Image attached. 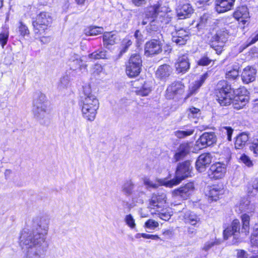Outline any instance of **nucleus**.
<instances>
[{
	"label": "nucleus",
	"mask_w": 258,
	"mask_h": 258,
	"mask_svg": "<svg viewBox=\"0 0 258 258\" xmlns=\"http://www.w3.org/2000/svg\"><path fill=\"white\" fill-rule=\"evenodd\" d=\"M70 61L71 62L78 64L82 62L83 60L78 54L74 53L70 58Z\"/></svg>",
	"instance_id": "nucleus-55"
},
{
	"label": "nucleus",
	"mask_w": 258,
	"mask_h": 258,
	"mask_svg": "<svg viewBox=\"0 0 258 258\" xmlns=\"http://www.w3.org/2000/svg\"><path fill=\"white\" fill-rule=\"evenodd\" d=\"M8 32H3L0 33V45L3 48L7 44L9 38Z\"/></svg>",
	"instance_id": "nucleus-48"
},
{
	"label": "nucleus",
	"mask_w": 258,
	"mask_h": 258,
	"mask_svg": "<svg viewBox=\"0 0 258 258\" xmlns=\"http://www.w3.org/2000/svg\"><path fill=\"white\" fill-rule=\"evenodd\" d=\"M235 0H216L215 10L218 13H222L231 9Z\"/></svg>",
	"instance_id": "nucleus-19"
},
{
	"label": "nucleus",
	"mask_w": 258,
	"mask_h": 258,
	"mask_svg": "<svg viewBox=\"0 0 258 258\" xmlns=\"http://www.w3.org/2000/svg\"><path fill=\"white\" fill-rule=\"evenodd\" d=\"M195 131V127L185 125L182 127L180 130L175 131L174 134L177 138L182 139L192 135Z\"/></svg>",
	"instance_id": "nucleus-21"
},
{
	"label": "nucleus",
	"mask_w": 258,
	"mask_h": 258,
	"mask_svg": "<svg viewBox=\"0 0 258 258\" xmlns=\"http://www.w3.org/2000/svg\"><path fill=\"white\" fill-rule=\"evenodd\" d=\"M216 136L214 132L203 133L196 142V146L199 149H203L213 145L216 142Z\"/></svg>",
	"instance_id": "nucleus-11"
},
{
	"label": "nucleus",
	"mask_w": 258,
	"mask_h": 258,
	"mask_svg": "<svg viewBox=\"0 0 258 258\" xmlns=\"http://www.w3.org/2000/svg\"><path fill=\"white\" fill-rule=\"evenodd\" d=\"M253 189L255 190L256 192L258 191V179L255 178L253 179L250 183L249 184L247 188V193L249 195L255 194L253 192Z\"/></svg>",
	"instance_id": "nucleus-43"
},
{
	"label": "nucleus",
	"mask_w": 258,
	"mask_h": 258,
	"mask_svg": "<svg viewBox=\"0 0 258 258\" xmlns=\"http://www.w3.org/2000/svg\"><path fill=\"white\" fill-rule=\"evenodd\" d=\"M189 161L179 163L176 168L175 178L168 180L166 178L158 180L159 182L166 186L171 187L179 183L184 178L190 176L192 167Z\"/></svg>",
	"instance_id": "nucleus-4"
},
{
	"label": "nucleus",
	"mask_w": 258,
	"mask_h": 258,
	"mask_svg": "<svg viewBox=\"0 0 258 258\" xmlns=\"http://www.w3.org/2000/svg\"><path fill=\"white\" fill-rule=\"evenodd\" d=\"M189 145L188 143H183L180 144L174 156L175 162L184 158L189 152Z\"/></svg>",
	"instance_id": "nucleus-22"
},
{
	"label": "nucleus",
	"mask_w": 258,
	"mask_h": 258,
	"mask_svg": "<svg viewBox=\"0 0 258 258\" xmlns=\"http://www.w3.org/2000/svg\"><path fill=\"white\" fill-rule=\"evenodd\" d=\"M250 151H252L253 154L258 156V139H254L251 146L249 147Z\"/></svg>",
	"instance_id": "nucleus-53"
},
{
	"label": "nucleus",
	"mask_w": 258,
	"mask_h": 258,
	"mask_svg": "<svg viewBox=\"0 0 258 258\" xmlns=\"http://www.w3.org/2000/svg\"><path fill=\"white\" fill-rule=\"evenodd\" d=\"M208 77V74H205L201 75L199 79L191 83L188 87V93L186 98H188L194 94H196L198 92L200 87L205 82Z\"/></svg>",
	"instance_id": "nucleus-17"
},
{
	"label": "nucleus",
	"mask_w": 258,
	"mask_h": 258,
	"mask_svg": "<svg viewBox=\"0 0 258 258\" xmlns=\"http://www.w3.org/2000/svg\"><path fill=\"white\" fill-rule=\"evenodd\" d=\"M171 72L170 66H159L156 71V76L160 79L168 77Z\"/></svg>",
	"instance_id": "nucleus-32"
},
{
	"label": "nucleus",
	"mask_w": 258,
	"mask_h": 258,
	"mask_svg": "<svg viewBox=\"0 0 258 258\" xmlns=\"http://www.w3.org/2000/svg\"><path fill=\"white\" fill-rule=\"evenodd\" d=\"M166 202V195L164 193L161 194H154L150 201V206L153 210L161 208L163 204Z\"/></svg>",
	"instance_id": "nucleus-20"
},
{
	"label": "nucleus",
	"mask_w": 258,
	"mask_h": 258,
	"mask_svg": "<svg viewBox=\"0 0 258 258\" xmlns=\"http://www.w3.org/2000/svg\"><path fill=\"white\" fill-rule=\"evenodd\" d=\"M211 21V18L208 14H205L201 17L200 21L197 25L198 28L202 29L206 27Z\"/></svg>",
	"instance_id": "nucleus-37"
},
{
	"label": "nucleus",
	"mask_w": 258,
	"mask_h": 258,
	"mask_svg": "<svg viewBox=\"0 0 258 258\" xmlns=\"http://www.w3.org/2000/svg\"><path fill=\"white\" fill-rule=\"evenodd\" d=\"M159 179H157V181L159 183V184H156L154 183L152 181H151L149 178H145L144 179V183L147 185V186L149 187H152L153 188H156L158 187L159 185H161V184L159 182L158 180ZM161 185H162L161 184Z\"/></svg>",
	"instance_id": "nucleus-52"
},
{
	"label": "nucleus",
	"mask_w": 258,
	"mask_h": 258,
	"mask_svg": "<svg viewBox=\"0 0 258 258\" xmlns=\"http://www.w3.org/2000/svg\"><path fill=\"white\" fill-rule=\"evenodd\" d=\"M33 101L38 102L41 104H46L47 105H48V101L46 96L42 93H38Z\"/></svg>",
	"instance_id": "nucleus-46"
},
{
	"label": "nucleus",
	"mask_w": 258,
	"mask_h": 258,
	"mask_svg": "<svg viewBox=\"0 0 258 258\" xmlns=\"http://www.w3.org/2000/svg\"><path fill=\"white\" fill-rule=\"evenodd\" d=\"M184 222L186 224H190L196 227H198L201 221L200 217L192 212H186L184 216Z\"/></svg>",
	"instance_id": "nucleus-23"
},
{
	"label": "nucleus",
	"mask_w": 258,
	"mask_h": 258,
	"mask_svg": "<svg viewBox=\"0 0 258 258\" xmlns=\"http://www.w3.org/2000/svg\"><path fill=\"white\" fill-rule=\"evenodd\" d=\"M73 68H71L70 71L68 72L70 75H80L82 70L84 71L86 70V66H73Z\"/></svg>",
	"instance_id": "nucleus-39"
},
{
	"label": "nucleus",
	"mask_w": 258,
	"mask_h": 258,
	"mask_svg": "<svg viewBox=\"0 0 258 258\" xmlns=\"http://www.w3.org/2000/svg\"><path fill=\"white\" fill-rule=\"evenodd\" d=\"M158 226V223L152 219H149L145 223V227L151 229H154Z\"/></svg>",
	"instance_id": "nucleus-54"
},
{
	"label": "nucleus",
	"mask_w": 258,
	"mask_h": 258,
	"mask_svg": "<svg viewBox=\"0 0 258 258\" xmlns=\"http://www.w3.org/2000/svg\"><path fill=\"white\" fill-rule=\"evenodd\" d=\"M49 220L36 217L32 220V229H24L20 236V245L27 250L23 258H43L48 244L46 241Z\"/></svg>",
	"instance_id": "nucleus-1"
},
{
	"label": "nucleus",
	"mask_w": 258,
	"mask_h": 258,
	"mask_svg": "<svg viewBox=\"0 0 258 258\" xmlns=\"http://www.w3.org/2000/svg\"><path fill=\"white\" fill-rule=\"evenodd\" d=\"M142 60L139 54L134 53L129 59V64H142Z\"/></svg>",
	"instance_id": "nucleus-42"
},
{
	"label": "nucleus",
	"mask_w": 258,
	"mask_h": 258,
	"mask_svg": "<svg viewBox=\"0 0 258 258\" xmlns=\"http://www.w3.org/2000/svg\"><path fill=\"white\" fill-rule=\"evenodd\" d=\"M200 110L198 108H196L195 107H189L186 110L188 118L190 120L197 118L200 114Z\"/></svg>",
	"instance_id": "nucleus-38"
},
{
	"label": "nucleus",
	"mask_w": 258,
	"mask_h": 258,
	"mask_svg": "<svg viewBox=\"0 0 258 258\" xmlns=\"http://www.w3.org/2000/svg\"><path fill=\"white\" fill-rule=\"evenodd\" d=\"M71 86L69 77L67 75L61 77L57 85V89L62 93H65V91L70 88Z\"/></svg>",
	"instance_id": "nucleus-30"
},
{
	"label": "nucleus",
	"mask_w": 258,
	"mask_h": 258,
	"mask_svg": "<svg viewBox=\"0 0 258 258\" xmlns=\"http://www.w3.org/2000/svg\"><path fill=\"white\" fill-rule=\"evenodd\" d=\"M193 12L192 6L187 2H181L176 10L177 16L179 19L189 17Z\"/></svg>",
	"instance_id": "nucleus-15"
},
{
	"label": "nucleus",
	"mask_w": 258,
	"mask_h": 258,
	"mask_svg": "<svg viewBox=\"0 0 258 258\" xmlns=\"http://www.w3.org/2000/svg\"><path fill=\"white\" fill-rule=\"evenodd\" d=\"M221 131L223 133L226 134L227 135V140L229 141H231L232 135L233 132V130L232 129V128L230 126H223L221 127Z\"/></svg>",
	"instance_id": "nucleus-51"
},
{
	"label": "nucleus",
	"mask_w": 258,
	"mask_h": 258,
	"mask_svg": "<svg viewBox=\"0 0 258 258\" xmlns=\"http://www.w3.org/2000/svg\"><path fill=\"white\" fill-rule=\"evenodd\" d=\"M240 222L238 219H234L231 224V225L226 228L223 231V236L224 239H227L229 237L233 235V240L232 243L236 244L239 241V238L238 235L240 233Z\"/></svg>",
	"instance_id": "nucleus-9"
},
{
	"label": "nucleus",
	"mask_w": 258,
	"mask_h": 258,
	"mask_svg": "<svg viewBox=\"0 0 258 258\" xmlns=\"http://www.w3.org/2000/svg\"><path fill=\"white\" fill-rule=\"evenodd\" d=\"M249 139L248 134L242 133L239 134L235 141V147L237 149H242L246 144Z\"/></svg>",
	"instance_id": "nucleus-28"
},
{
	"label": "nucleus",
	"mask_w": 258,
	"mask_h": 258,
	"mask_svg": "<svg viewBox=\"0 0 258 258\" xmlns=\"http://www.w3.org/2000/svg\"><path fill=\"white\" fill-rule=\"evenodd\" d=\"M124 221L126 225L131 229H135L136 226L135 220L131 214H128L125 216Z\"/></svg>",
	"instance_id": "nucleus-44"
},
{
	"label": "nucleus",
	"mask_w": 258,
	"mask_h": 258,
	"mask_svg": "<svg viewBox=\"0 0 258 258\" xmlns=\"http://www.w3.org/2000/svg\"><path fill=\"white\" fill-rule=\"evenodd\" d=\"M185 89V86L182 82L174 81L170 84L166 91V98L168 99H173L176 96L182 94Z\"/></svg>",
	"instance_id": "nucleus-10"
},
{
	"label": "nucleus",
	"mask_w": 258,
	"mask_h": 258,
	"mask_svg": "<svg viewBox=\"0 0 258 258\" xmlns=\"http://www.w3.org/2000/svg\"><path fill=\"white\" fill-rule=\"evenodd\" d=\"M107 54L106 51H100L99 52H94L89 55L90 59H98L107 58Z\"/></svg>",
	"instance_id": "nucleus-41"
},
{
	"label": "nucleus",
	"mask_w": 258,
	"mask_h": 258,
	"mask_svg": "<svg viewBox=\"0 0 258 258\" xmlns=\"http://www.w3.org/2000/svg\"><path fill=\"white\" fill-rule=\"evenodd\" d=\"M141 84L142 86L141 87L137 86V84L139 81H135L133 83V86L135 88H137L138 89L136 91V93L142 96H146L149 94L151 91V86L148 83L145 82L143 80H141Z\"/></svg>",
	"instance_id": "nucleus-25"
},
{
	"label": "nucleus",
	"mask_w": 258,
	"mask_h": 258,
	"mask_svg": "<svg viewBox=\"0 0 258 258\" xmlns=\"http://www.w3.org/2000/svg\"><path fill=\"white\" fill-rule=\"evenodd\" d=\"M152 213H154L160 219L165 221L168 220L172 215L171 209L162 208L155 210V212H152Z\"/></svg>",
	"instance_id": "nucleus-29"
},
{
	"label": "nucleus",
	"mask_w": 258,
	"mask_h": 258,
	"mask_svg": "<svg viewBox=\"0 0 258 258\" xmlns=\"http://www.w3.org/2000/svg\"><path fill=\"white\" fill-rule=\"evenodd\" d=\"M142 237L146 239H151L152 240H157L160 239L157 235H152L143 233Z\"/></svg>",
	"instance_id": "nucleus-64"
},
{
	"label": "nucleus",
	"mask_w": 258,
	"mask_h": 258,
	"mask_svg": "<svg viewBox=\"0 0 258 258\" xmlns=\"http://www.w3.org/2000/svg\"><path fill=\"white\" fill-rule=\"evenodd\" d=\"M219 243L218 241H209L205 244L203 249L205 251H208L214 245L219 244Z\"/></svg>",
	"instance_id": "nucleus-62"
},
{
	"label": "nucleus",
	"mask_w": 258,
	"mask_h": 258,
	"mask_svg": "<svg viewBox=\"0 0 258 258\" xmlns=\"http://www.w3.org/2000/svg\"><path fill=\"white\" fill-rule=\"evenodd\" d=\"M177 63L178 64H190L189 59L187 54H182L179 56Z\"/></svg>",
	"instance_id": "nucleus-50"
},
{
	"label": "nucleus",
	"mask_w": 258,
	"mask_h": 258,
	"mask_svg": "<svg viewBox=\"0 0 258 258\" xmlns=\"http://www.w3.org/2000/svg\"><path fill=\"white\" fill-rule=\"evenodd\" d=\"M249 13L246 6H242L238 7L233 14L234 17L238 21L245 24L248 18Z\"/></svg>",
	"instance_id": "nucleus-24"
},
{
	"label": "nucleus",
	"mask_w": 258,
	"mask_h": 258,
	"mask_svg": "<svg viewBox=\"0 0 258 258\" xmlns=\"http://www.w3.org/2000/svg\"><path fill=\"white\" fill-rule=\"evenodd\" d=\"M233 99H236V101H240L241 106H244L248 102L249 97L247 95H238L235 96Z\"/></svg>",
	"instance_id": "nucleus-47"
},
{
	"label": "nucleus",
	"mask_w": 258,
	"mask_h": 258,
	"mask_svg": "<svg viewBox=\"0 0 258 258\" xmlns=\"http://www.w3.org/2000/svg\"><path fill=\"white\" fill-rule=\"evenodd\" d=\"M240 160L243 163H244L246 166L248 167H250L252 165V162L249 157L245 154L241 155Z\"/></svg>",
	"instance_id": "nucleus-58"
},
{
	"label": "nucleus",
	"mask_w": 258,
	"mask_h": 258,
	"mask_svg": "<svg viewBox=\"0 0 258 258\" xmlns=\"http://www.w3.org/2000/svg\"><path fill=\"white\" fill-rule=\"evenodd\" d=\"M249 40H250L248 43L247 44L246 47L251 45L258 41V31H256L252 33L249 37Z\"/></svg>",
	"instance_id": "nucleus-56"
},
{
	"label": "nucleus",
	"mask_w": 258,
	"mask_h": 258,
	"mask_svg": "<svg viewBox=\"0 0 258 258\" xmlns=\"http://www.w3.org/2000/svg\"><path fill=\"white\" fill-rule=\"evenodd\" d=\"M215 92L217 100L221 106H227L232 103L234 97V90L227 81H219Z\"/></svg>",
	"instance_id": "nucleus-3"
},
{
	"label": "nucleus",
	"mask_w": 258,
	"mask_h": 258,
	"mask_svg": "<svg viewBox=\"0 0 258 258\" xmlns=\"http://www.w3.org/2000/svg\"><path fill=\"white\" fill-rule=\"evenodd\" d=\"M125 71L128 77H135L140 73L141 68L140 66H126Z\"/></svg>",
	"instance_id": "nucleus-34"
},
{
	"label": "nucleus",
	"mask_w": 258,
	"mask_h": 258,
	"mask_svg": "<svg viewBox=\"0 0 258 258\" xmlns=\"http://www.w3.org/2000/svg\"><path fill=\"white\" fill-rule=\"evenodd\" d=\"M212 61H213V63H214V60L209 58L207 56H204L199 60L198 64H209Z\"/></svg>",
	"instance_id": "nucleus-59"
},
{
	"label": "nucleus",
	"mask_w": 258,
	"mask_h": 258,
	"mask_svg": "<svg viewBox=\"0 0 258 258\" xmlns=\"http://www.w3.org/2000/svg\"><path fill=\"white\" fill-rule=\"evenodd\" d=\"M132 43L133 42L132 40L128 37H126L123 39L121 41L119 55H122L124 53L126 52Z\"/></svg>",
	"instance_id": "nucleus-35"
},
{
	"label": "nucleus",
	"mask_w": 258,
	"mask_h": 258,
	"mask_svg": "<svg viewBox=\"0 0 258 258\" xmlns=\"http://www.w3.org/2000/svg\"><path fill=\"white\" fill-rule=\"evenodd\" d=\"M19 32L21 35L24 36L29 34V30L26 26L20 22V25L19 27Z\"/></svg>",
	"instance_id": "nucleus-57"
},
{
	"label": "nucleus",
	"mask_w": 258,
	"mask_h": 258,
	"mask_svg": "<svg viewBox=\"0 0 258 258\" xmlns=\"http://www.w3.org/2000/svg\"><path fill=\"white\" fill-rule=\"evenodd\" d=\"M132 3L137 7H141L146 5L149 0H131Z\"/></svg>",
	"instance_id": "nucleus-63"
},
{
	"label": "nucleus",
	"mask_w": 258,
	"mask_h": 258,
	"mask_svg": "<svg viewBox=\"0 0 258 258\" xmlns=\"http://www.w3.org/2000/svg\"><path fill=\"white\" fill-rule=\"evenodd\" d=\"M239 76V72L237 69H234L226 72V78L228 79H235Z\"/></svg>",
	"instance_id": "nucleus-49"
},
{
	"label": "nucleus",
	"mask_w": 258,
	"mask_h": 258,
	"mask_svg": "<svg viewBox=\"0 0 258 258\" xmlns=\"http://www.w3.org/2000/svg\"><path fill=\"white\" fill-rule=\"evenodd\" d=\"M48 111V105L46 104H41L33 101L32 112L35 117L40 121L42 120L46 116Z\"/></svg>",
	"instance_id": "nucleus-14"
},
{
	"label": "nucleus",
	"mask_w": 258,
	"mask_h": 258,
	"mask_svg": "<svg viewBox=\"0 0 258 258\" xmlns=\"http://www.w3.org/2000/svg\"><path fill=\"white\" fill-rule=\"evenodd\" d=\"M162 43L158 39H153L147 41L145 45V55L147 56H151L157 55L162 51Z\"/></svg>",
	"instance_id": "nucleus-8"
},
{
	"label": "nucleus",
	"mask_w": 258,
	"mask_h": 258,
	"mask_svg": "<svg viewBox=\"0 0 258 258\" xmlns=\"http://www.w3.org/2000/svg\"><path fill=\"white\" fill-rule=\"evenodd\" d=\"M117 40V36L112 32H105L103 36L104 45L108 47L109 45H114Z\"/></svg>",
	"instance_id": "nucleus-31"
},
{
	"label": "nucleus",
	"mask_w": 258,
	"mask_h": 258,
	"mask_svg": "<svg viewBox=\"0 0 258 258\" xmlns=\"http://www.w3.org/2000/svg\"><path fill=\"white\" fill-rule=\"evenodd\" d=\"M172 41L178 45H184L187 41V40L184 39V38H182V39H179L178 37H177L174 36H172Z\"/></svg>",
	"instance_id": "nucleus-61"
},
{
	"label": "nucleus",
	"mask_w": 258,
	"mask_h": 258,
	"mask_svg": "<svg viewBox=\"0 0 258 258\" xmlns=\"http://www.w3.org/2000/svg\"><path fill=\"white\" fill-rule=\"evenodd\" d=\"M226 172V165L223 163L217 162L212 164L210 167L209 175L211 178L218 179L224 177Z\"/></svg>",
	"instance_id": "nucleus-12"
},
{
	"label": "nucleus",
	"mask_w": 258,
	"mask_h": 258,
	"mask_svg": "<svg viewBox=\"0 0 258 258\" xmlns=\"http://www.w3.org/2000/svg\"><path fill=\"white\" fill-rule=\"evenodd\" d=\"M257 70L253 66H247L241 74V79L245 84L253 82L255 79Z\"/></svg>",
	"instance_id": "nucleus-18"
},
{
	"label": "nucleus",
	"mask_w": 258,
	"mask_h": 258,
	"mask_svg": "<svg viewBox=\"0 0 258 258\" xmlns=\"http://www.w3.org/2000/svg\"><path fill=\"white\" fill-rule=\"evenodd\" d=\"M194 189V185L192 182H189L179 188L175 189L174 195L177 198H180L182 200H186L191 195Z\"/></svg>",
	"instance_id": "nucleus-16"
},
{
	"label": "nucleus",
	"mask_w": 258,
	"mask_h": 258,
	"mask_svg": "<svg viewBox=\"0 0 258 258\" xmlns=\"http://www.w3.org/2000/svg\"><path fill=\"white\" fill-rule=\"evenodd\" d=\"M242 226L241 229V233L246 235L249 233L250 216L245 213L241 216Z\"/></svg>",
	"instance_id": "nucleus-33"
},
{
	"label": "nucleus",
	"mask_w": 258,
	"mask_h": 258,
	"mask_svg": "<svg viewBox=\"0 0 258 258\" xmlns=\"http://www.w3.org/2000/svg\"><path fill=\"white\" fill-rule=\"evenodd\" d=\"M222 193V188L219 187L218 185H214L208 187L206 192V195L208 196L211 200L216 201L219 198V196Z\"/></svg>",
	"instance_id": "nucleus-27"
},
{
	"label": "nucleus",
	"mask_w": 258,
	"mask_h": 258,
	"mask_svg": "<svg viewBox=\"0 0 258 258\" xmlns=\"http://www.w3.org/2000/svg\"><path fill=\"white\" fill-rule=\"evenodd\" d=\"M178 38H182L186 40L189 39V32L185 31L183 29H180L175 32V34L173 35Z\"/></svg>",
	"instance_id": "nucleus-45"
},
{
	"label": "nucleus",
	"mask_w": 258,
	"mask_h": 258,
	"mask_svg": "<svg viewBox=\"0 0 258 258\" xmlns=\"http://www.w3.org/2000/svg\"><path fill=\"white\" fill-rule=\"evenodd\" d=\"M239 210L241 212H247L252 213L255 210V206L250 203L249 198H242L239 204Z\"/></svg>",
	"instance_id": "nucleus-26"
},
{
	"label": "nucleus",
	"mask_w": 258,
	"mask_h": 258,
	"mask_svg": "<svg viewBox=\"0 0 258 258\" xmlns=\"http://www.w3.org/2000/svg\"><path fill=\"white\" fill-rule=\"evenodd\" d=\"M228 36V33L225 29L217 30L209 39V44L215 50L217 53H220L223 50L225 42L227 41Z\"/></svg>",
	"instance_id": "nucleus-6"
},
{
	"label": "nucleus",
	"mask_w": 258,
	"mask_h": 258,
	"mask_svg": "<svg viewBox=\"0 0 258 258\" xmlns=\"http://www.w3.org/2000/svg\"><path fill=\"white\" fill-rule=\"evenodd\" d=\"M212 159V157L209 153H205L200 155L196 162L197 170L200 172L205 171L206 168L211 163Z\"/></svg>",
	"instance_id": "nucleus-13"
},
{
	"label": "nucleus",
	"mask_w": 258,
	"mask_h": 258,
	"mask_svg": "<svg viewBox=\"0 0 258 258\" xmlns=\"http://www.w3.org/2000/svg\"><path fill=\"white\" fill-rule=\"evenodd\" d=\"M83 89V95L80 102L82 115L88 121H92L96 117L99 107V100L92 94L90 84L84 86Z\"/></svg>",
	"instance_id": "nucleus-2"
},
{
	"label": "nucleus",
	"mask_w": 258,
	"mask_h": 258,
	"mask_svg": "<svg viewBox=\"0 0 258 258\" xmlns=\"http://www.w3.org/2000/svg\"><path fill=\"white\" fill-rule=\"evenodd\" d=\"M160 5L158 4L149 7L147 12L146 15L151 17L153 19L146 28L147 32L151 35H152L153 32H157L159 29L160 24L158 22V19L159 17H163V15L164 16L166 15V14H164L160 12Z\"/></svg>",
	"instance_id": "nucleus-5"
},
{
	"label": "nucleus",
	"mask_w": 258,
	"mask_h": 258,
	"mask_svg": "<svg viewBox=\"0 0 258 258\" xmlns=\"http://www.w3.org/2000/svg\"><path fill=\"white\" fill-rule=\"evenodd\" d=\"M189 66H184V67H181V66H177V67H176V71L177 74H183L189 70Z\"/></svg>",
	"instance_id": "nucleus-60"
},
{
	"label": "nucleus",
	"mask_w": 258,
	"mask_h": 258,
	"mask_svg": "<svg viewBox=\"0 0 258 258\" xmlns=\"http://www.w3.org/2000/svg\"><path fill=\"white\" fill-rule=\"evenodd\" d=\"M52 22V18L47 12H41L36 17L35 21H33L32 25L36 34H41Z\"/></svg>",
	"instance_id": "nucleus-7"
},
{
	"label": "nucleus",
	"mask_w": 258,
	"mask_h": 258,
	"mask_svg": "<svg viewBox=\"0 0 258 258\" xmlns=\"http://www.w3.org/2000/svg\"><path fill=\"white\" fill-rule=\"evenodd\" d=\"M103 31V27L93 26L90 27L89 30L86 31V34L88 35L95 36L102 33Z\"/></svg>",
	"instance_id": "nucleus-40"
},
{
	"label": "nucleus",
	"mask_w": 258,
	"mask_h": 258,
	"mask_svg": "<svg viewBox=\"0 0 258 258\" xmlns=\"http://www.w3.org/2000/svg\"><path fill=\"white\" fill-rule=\"evenodd\" d=\"M134 185L131 180H127L124 183L122 187V191L126 196H129L133 192Z\"/></svg>",
	"instance_id": "nucleus-36"
}]
</instances>
